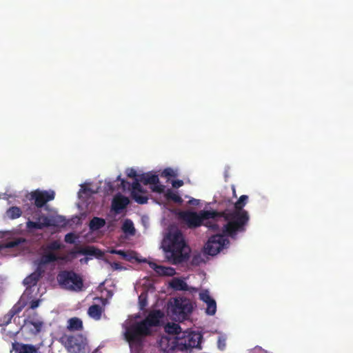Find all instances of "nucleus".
I'll list each match as a JSON object with an SVG mask.
<instances>
[{
	"instance_id": "f257e3e1",
	"label": "nucleus",
	"mask_w": 353,
	"mask_h": 353,
	"mask_svg": "<svg viewBox=\"0 0 353 353\" xmlns=\"http://www.w3.org/2000/svg\"><path fill=\"white\" fill-rule=\"evenodd\" d=\"M162 247L167 259L174 265L185 262L190 258V248L179 230L169 232L163 241Z\"/></svg>"
},
{
	"instance_id": "f03ea898",
	"label": "nucleus",
	"mask_w": 353,
	"mask_h": 353,
	"mask_svg": "<svg viewBox=\"0 0 353 353\" xmlns=\"http://www.w3.org/2000/svg\"><path fill=\"white\" fill-rule=\"evenodd\" d=\"M219 215L216 216V221L214 223L217 224L219 221L223 219L225 223L219 230L226 236L235 239L237 234L244 232L250 220L248 212L223 211L218 212Z\"/></svg>"
},
{
	"instance_id": "7ed1b4c3",
	"label": "nucleus",
	"mask_w": 353,
	"mask_h": 353,
	"mask_svg": "<svg viewBox=\"0 0 353 353\" xmlns=\"http://www.w3.org/2000/svg\"><path fill=\"white\" fill-rule=\"evenodd\" d=\"M219 215L216 210H202L199 213L189 210L180 211L179 218L190 228H196L203 225L213 232H219V225L214 223L216 216Z\"/></svg>"
},
{
	"instance_id": "20e7f679",
	"label": "nucleus",
	"mask_w": 353,
	"mask_h": 353,
	"mask_svg": "<svg viewBox=\"0 0 353 353\" xmlns=\"http://www.w3.org/2000/svg\"><path fill=\"white\" fill-rule=\"evenodd\" d=\"M139 181L142 182L144 185H153L159 183L158 175L153 174L150 172L143 173L139 176V179L132 183L131 187V196L139 204L147 203L148 196L145 195L146 190L141 185Z\"/></svg>"
},
{
	"instance_id": "39448f33",
	"label": "nucleus",
	"mask_w": 353,
	"mask_h": 353,
	"mask_svg": "<svg viewBox=\"0 0 353 353\" xmlns=\"http://www.w3.org/2000/svg\"><path fill=\"white\" fill-rule=\"evenodd\" d=\"M192 305L187 299L176 297L168 303V310L175 320L183 321L187 319L192 311Z\"/></svg>"
},
{
	"instance_id": "423d86ee",
	"label": "nucleus",
	"mask_w": 353,
	"mask_h": 353,
	"mask_svg": "<svg viewBox=\"0 0 353 353\" xmlns=\"http://www.w3.org/2000/svg\"><path fill=\"white\" fill-rule=\"evenodd\" d=\"M57 281L62 288L72 291H80L83 286V279L74 271L60 272L57 275Z\"/></svg>"
},
{
	"instance_id": "0eeeda50",
	"label": "nucleus",
	"mask_w": 353,
	"mask_h": 353,
	"mask_svg": "<svg viewBox=\"0 0 353 353\" xmlns=\"http://www.w3.org/2000/svg\"><path fill=\"white\" fill-rule=\"evenodd\" d=\"M151 334V327L143 321L133 324L126 332L129 342H139L142 338Z\"/></svg>"
},
{
	"instance_id": "6e6552de",
	"label": "nucleus",
	"mask_w": 353,
	"mask_h": 353,
	"mask_svg": "<svg viewBox=\"0 0 353 353\" xmlns=\"http://www.w3.org/2000/svg\"><path fill=\"white\" fill-rule=\"evenodd\" d=\"M228 243L229 240L222 232L221 234L212 235L204 246L205 253L211 256H214Z\"/></svg>"
},
{
	"instance_id": "1a4fd4ad",
	"label": "nucleus",
	"mask_w": 353,
	"mask_h": 353,
	"mask_svg": "<svg viewBox=\"0 0 353 353\" xmlns=\"http://www.w3.org/2000/svg\"><path fill=\"white\" fill-rule=\"evenodd\" d=\"M87 345V339L82 334L70 336L67 338L65 346L71 353L83 352Z\"/></svg>"
},
{
	"instance_id": "9d476101",
	"label": "nucleus",
	"mask_w": 353,
	"mask_h": 353,
	"mask_svg": "<svg viewBox=\"0 0 353 353\" xmlns=\"http://www.w3.org/2000/svg\"><path fill=\"white\" fill-rule=\"evenodd\" d=\"M55 193L54 191H41L37 190L30 194L29 199L34 201V205L37 208H42L47 202L54 199Z\"/></svg>"
},
{
	"instance_id": "9b49d317",
	"label": "nucleus",
	"mask_w": 353,
	"mask_h": 353,
	"mask_svg": "<svg viewBox=\"0 0 353 353\" xmlns=\"http://www.w3.org/2000/svg\"><path fill=\"white\" fill-rule=\"evenodd\" d=\"M130 203V200L127 196L122 194L116 195L112 201V210L116 213H120Z\"/></svg>"
},
{
	"instance_id": "f8f14e48",
	"label": "nucleus",
	"mask_w": 353,
	"mask_h": 353,
	"mask_svg": "<svg viewBox=\"0 0 353 353\" xmlns=\"http://www.w3.org/2000/svg\"><path fill=\"white\" fill-rule=\"evenodd\" d=\"M39 347L32 344H25L19 342L12 343V351L15 353H37Z\"/></svg>"
},
{
	"instance_id": "ddd939ff",
	"label": "nucleus",
	"mask_w": 353,
	"mask_h": 353,
	"mask_svg": "<svg viewBox=\"0 0 353 353\" xmlns=\"http://www.w3.org/2000/svg\"><path fill=\"white\" fill-rule=\"evenodd\" d=\"M202 336L199 333L192 332L185 338L184 346L186 349L199 347L201 348Z\"/></svg>"
},
{
	"instance_id": "4468645a",
	"label": "nucleus",
	"mask_w": 353,
	"mask_h": 353,
	"mask_svg": "<svg viewBox=\"0 0 353 353\" xmlns=\"http://www.w3.org/2000/svg\"><path fill=\"white\" fill-rule=\"evenodd\" d=\"M163 316L161 310H154L145 317L143 321L150 327L157 326L159 324L160 319Z\"/></svg>"
},
{
	"instance_id": "2eb2a0df",
	"label": "nucleus",
	"mask_w": 353,
	"mask_h": 353,
	"mask_svg": "<svg viewBox=\"0 0 353 353\" xmlns=\"http://www.w3.org/2000/svg\"><path fill=\"white\" fill-rule=\"evenodd\" d=\"M43 273V270L40 269L39 267H37V270L30 274L23 280V284L28 287H32L37 285V282L41 277V274Z\"/></svg>"
},
{
	"instance_id": "dca6fc26",
	"label": "nucleus",
	"mask_w": 353,
	"mask_h": 353,
	"mask_svg": "<svg viewBox=\"0 0 353 353\" xmlns=\"http://www.w3.org/2000/svg\"><path fill=\"white\" fill-rule=\"evenodd\" d=\"M59 259H60V257H59L55 253L48 251H43V254L39 261L38 267L41 268L42 265L55 262Z\"/></svg>"
},
{
	"instance_id": "f3484780",
	"label": "nucleus",
	"mask_w": 353,
	"mask_h": 353,
	"mask_svg": "<svg viewBox=\"0 0 353 353\" xmlns=\"http://www.w3.org/2000/svg\"><path fill=\"white\" fill-rule=\"evenodd\" d=\"M150 267L161 276H172L175 274L174 269L159 265L156 263H150Z\"/></svg>"
},
{
	"instance_id": "a211bd4d",
	"label": "nucleus",
	"mask_w": 353,
	"mask_h": 353,
	"mask_svg": "<svg viewBox=\"0 0 353 353\" xmlns=\"http://www.w3.org/2000/svg\"><path fill=\"white\" fill-rule=\"evenodd\" d=\"M37 220L40 223L41 229L50 226H56L57 225V220L55 217L53 216L40 215L37 218Z\"/></svg>"
},
{
	"instance_id": "6ab92c4d",
	"label": "nucleus",
	"mask_w": 353,
	"mask_h": 353,
	"mask_svg": "<svg viewBox=\"0 0 353 353\" xmlns=\"http://www.w3.org/2000/svg\"><path fill=\"white\" fill-rule=\"evenodd\" d=\"M105 223L104 219L94 216L90 221L89 228L90 231L95 232L104 227Z\"/></svg>"
},
{
	"instance_id": "aec40b11",
	"label": "nucleus",
	"mask_w": 353,
	"mask_h": 353,
	"mask_svg": "<svg viewBox=\"0 0 353 353\" xmlns=\"http://www.w3.org/2000/svg\"><path fill=\"white\" fill-rule=\"evenodd\" d=\"M67 328L70 331H79L83 329V322L77 317H72L68 321Z\"/></svg>"
},
{
	"instance_id": "412c9836",
	"label": "nucleus",
	"mask_w": 353,
	"mask_h": 353,
	"mask_svg": "<svg viewBox=\"0 0 353 353\" xmlns=\"http://www.w3.org/2000/svg\"><path fill=\"white\" fill-rule=\"evenodd\" d=\"M88 314L91 318L99 320L101 318L102 307L99 305L94 304L88 308Z\"/></svg>"
},
{
	"instance_id": "4be33fe9",
	"label": "nucleus",
	"mask_w": 353,
	"mask_h": 353,
	"mask_svg": "<svg viewBox=\"0 0 353 353\" xmlns=\"http://www.w3.org/2000/svg\"><path fill=\"white\" fill-rule=\"evenodd\" d=\"M43 324V322L40 321H29L26 323V326L29 327L30 332L34 335L41 332Z\"/></svg>"
},
{
	"instance_id": "5701e85b",
	"label": "nucleus",
	"mask_w": 353,
	"mask_h": 353,
	"mask_svg": "<svg viewBox=\"0 0 353 353\" xmlns=\"http://www.w3.org/2000/svg\"><path fill=\"white\" fill-rule=\"evenodd\" d=\"M122 231L127 234L134 236L135 234V228L133 222L130 219H125L122 225Z\"/></svg>"
},
{
	"instance_id": "b1692460",
	"label": "nucleus",
	"mask_w": 353,
	"mask_h": 353,
	"mask_svg": "<svg viewBox=\"0 0 353 353\" xmlns=\"http://www.w3.org/2000/svg\"><path fill=\"white\" fill-rule=\"evenodd\" d=\"M248 200V196L247 195H241L238 201L234 203V209L232 210L234 212H247L243 210V207L245 205Z\"/></svg>"
},
{
	"instance_id": "393cba45",
	"label": "nucleus",
	"mask_w": 353,
	"mask_h": 353,
	"mask_svg": "<svg viewBox=\"0 0 353 353\" xmlns=\"http://www.w3.org/2000/svg\"><path fill=\"white\" fill-rule=\"evenodd\" d=\"M61 248L62 245L59 241H53L43 247V251L53 252L54 251L59 250Z\"/></svg>"
},
{
	"instance_id": "a878e982",
	"label": "nucleus",
	"mask_w": 353,
	"mask_h": 353,
	"mask_svg": "<svg viewBox=\"0 0 353 353\" xmlns=\"http://www.w3.org/2000/svg\"><path fill=\"white\" fill-rule=\"evenodd\" d=\"M170 285L172 288L176 290H186L188 288L187 283L179 279H174Z\"/></svg>"
},
{
	"instance_id": "bb28decb",
	"label": "nucleus",
	"mask_w": 353,
	"mask_h": 353,
	"mask_svg": "<svg viewBox=\"0 0 353 353\" xmlns=\"http://www.w3.org/2000/svg\"><path fill=\"white\" fill-rule=\"evenodd\" d=\"M7 215L9 218L12 219H17L21 216L22 212L19 207H11L10 208L7 212Z\"/></svg>"
},
{
	"instance_id": "cd10ccee",
	"label": "nucleus",
	"mask_w": 353,
	"mask_h": 353,
	"mask_svg": "<svg viewBox=\"0 0 353 353\" xmlns=\"http://www.w3.org/2000/svg\"><path fill=\"white\" fill-rule=\"evenodd\" d=\"M98 250L92 246H87L83 248H80L77 251V253L83 254V255H90L94 256L97 254Z\"/></svg>"
},
{
	"instance_id": "c85d7f7f",
	"label": "nucleus",
	"mask_w": 353,
	"mask_h": 353,
	"mask_svg": "<svg viewBox=\"0 0 353 353\" xmlns=\"http://www.w3.org/2000/svg\"><path fill=\"white\" fill-rule=\"evenodd\" d=\"M181 330L180 325L176 323H168L165 327V331L171 334H178L181 332Z\"/></svg>"
},
{
	"instance_id": "c756f323",
	"label": "nucleus",
	"mask_w": 353,
	"mask_h": 353,
	"mask_svg": "<svg viewBox=\"0 0 353 353\" xmlns=\"http://www.w3.org/2000/svg\"><path fill=\"white\" fill-rule=\"evenodd\" d=\"M165 197L168 200L173 201L176 203H181L183 202L182 198L176 193L168 190L165 193Z\"/></svg>"
},
{
	"instance_id": "7c9ffc66",
	"label": "nucleus",
	"mask_w": 353,
	"mask_h": 353,
	"mask_svg": "<svg viewBox=\"0 0 353 353\" xmlns=\"http://www.w3.org/2000/svg\"><path fill=\"white\" fill-rule=\"evenodd\" d=\"M207 308L205 312L208 315H214L216 312V301L212 299L210 302L206 303Z\"/></svg>"
},
{
	"instance_id": "2f4dec72",
	"label": "nucleus",
	"mask_w": 353,
	"mask_h": 353,
	"mask_svg": "<svg viewBox=\"0 0 353 353\" xmlns=\"http://www.w3.org/2000/svg\"><path fill=\"white\" fill-rule=\"evenodd\" d=\"M110 253L118 254L128 261H130L132 259V256L131 254L128 253V252H125L124 250H112L110 251Z\"/></svg>"
},
{
	"instance_id": "473e14b6",
	"label": "nucleus",
	"mask_w": 353,
	"mask_h": 353,
	"mask_svg": "<svg viewBox=\"0 0 353 353\" xmlns=\"http://www.w3.org/2000/svg\"><path fill=\"white\" fill-rule=\"evenodd\" d=\"M139 304L140 310H143L148 305V297L146 293H141L139 296Z\"/></svg>"
},
{
	"instance_id": "72a5a7b5",
	"label": "nucleus",
	"mask_w": 353,
	"mask_h": 353,
	"mask_svg": "<svg viewBox=\"0 0 353 353\" xmlns=\"http://www.w3.org/2000/svg\"><path fill=\"white\" fill-rule=\"evenodd\" d=\"M23 308V305L20 303L15 304L10 310L9 314L11 317H13L14 315L18 314Z\"/></svg>"
},
{
	"instance_id": "f704fd0d",
	"label": "nucleus",
	"mask_w": 353,
	"mask_h": 353,
	"mask_svg": "<svg viewBox=\"0 0 353 353\" xmlns=\"http://www.w3.org/2000/svg\"><path fill=\"white\" fill-rule=\"evenodd\" d=\"M199 298L205 303L210 302L211 300L213 299L207 290L201 292L199 294Z\"/></svg>"
},
{
	"instance_id": "c9c22d12",
	"label": "nucleus",
	"mask_w": 353,
	"mask_h": 353,
	"mask_svg": "<svg viewBox=\"0 0 353 353\" xmlns=\"http://www.w3.org/2000/svg\"><path fill=\"white\" fill-rule=\"evenodd\" d=\"M176 175L175 172L170 168L164 169L161 173V176L165 177H175Z\"/></svg>"
},
{
	"instance_id": "e433bc0d",
	"label": "nucleus",
	"mask_w": 353,
	"mask_h": 353,
	"mask_svg": "<svg viewBox=\"0 0 353 353\" xmlns=\"http://www.w3.org/2000/svg\"><path fill=\"white\" fill-rule=\"evenodd\" d=\"M152 190L154 192L157 193H163L165 190V185L157 183V184H153V187L152 188Z\"/></svg>"
},
{
	"instance_id": "4c0bfd02",
	"label": "nucleus",
	"mask_w": 353,
	"mask_h": 353,
	"mask_svg": "<svg viewBox=\"0 0 353 353\" xmlns=\"http://www.w3.org/2000/svg\"><path fill=\"white\" fill-rule=\"evenodd\" d=\"M27 226L29 228L41 230L40 223L37 219L36 221H28Z\"/></svg>"
},
{
	"instance_id": "58836bf2",
	"label": "nucleus",
	"mask_w": 353,
	"mask_h": 353,
	"mask_svg": "<svg viewBox=\"0 0 353 353\" xmlns=\"http://www.w3.org/2000/svg\"><path fill=\"white\" fill-rule=\"evenodd\" d=\"M217 346H218V348L219 350L223 351L225 346H226V343H225V339L223 336H219V339H218V341H217Z\"/></svg>"
},
{
	"instance_id": "ea45409f",
	"label": "nucleus",
	"mask_w": 353,
	"mask_h": 353,
	"mask_svg": "<svg viewBox=\"0 0 353 353\" xmlns=\"http://www.w3.org/2000/svg\"><path fill=\"white\" fill-rule=\"evenodd\" d=\"M65 241L68 243H74L75 241V236L72 233H68L65 236Z\"/></svg>"
},
{
	"instance_id": "a19ab883",
	"label": "nucleus",
	"mask_w": 353,
	"mask_h": 353,
	"mask_svg": "<svg viewBox=\"0 0 353 353\" xmlns=\"http://www.w3.org/2000/svg\"><path fill=\"white\" fill-rule=\"evenodd\" d=\"M126 174L127 176L130 178H135V179H137L136 177L137 176V174L136 170L133 168L128 169L126 171Z\"/></svg>"
},
{
	"instance_id": "79ce46f5",
	"label": "nucleus",
	"mask_w": 353,
	"mask_h": 353,
	"mask_svg": "<svg viewBox=\"0 0 353 353\" xmlns=\"http://www.w3.org/2000/svg\"><path fill=\"white\" fill-rule=\"evenodd\" d=\"M39 303H40V301L39 299H36V300H32L31 302H30V307L31 309H35L37 308V307H39Z\"/></svg>"
},
{
	"instance_id": "37998d69",
	"label": "nucleus",
	"mask_w": 353,
	"mask_h": 353,
	"mask_svg": "<svg viewBox=\"0 0 353 353\" xmlns=\"http://www.w3.org/2000/svg\"><path fill=\"white\" fill-rule=\"evenodd\" d=\"M172 184L174 188H178L183 185V181L182 180H175L172 181Z\"/></svg>"
},
{
	"instance_id": "c03bdc74",
	"label": "nucleus",
	"mask_w": 353,
	"mask_h": 353,
	"mask_svg": "<svg viewBox=\"0 0 353 353\" xmlns=\"http://www.w3.org/2000/svg\"><path fill=\"white\" fill-rule=\"evenodd\" d=\"M111 267L114 270H122L123 268L121 265L118 262H113L111 263Z\"/></svg>"
},
{
	"instance_id": "a18cd8bd",
	"label": "nucleus",
	"mask_w": 353,
	"mask_h": 353,
	"mask_svg": "<svg viewBox=\"0 0 353 353\" xmlns=\"http://www.w3.org/2000/svg\"><path fill=\"white\" fill-rule=\"evenodd\" d=\"M117 181H121V185H122L123 189L125 188L127 185H130V183L128 182H127L125 180L121 179V176H117Z\"/></svg>"
},
{
	"instance_id": "49530a36",
	"label": "nucleus",
	"mask_w": 353,
	"mask_h": 353,
	"mask_svg": "<svg viewBox=\"0 0 353 353\" xmlns=\"http://www.w3.org/2000/svg\"><path fill=\"white\" fill-rule=\"evenodd\" d=\"M19 243L17 241H10L6 243V247L8 248H14L18 245Z\"/></svg>"
},
{
	"instance_id": "de8ad7c7",
	"label": "nucleus",
	"mask_w": 353,
	"mask_h": 353,
	"mask_svg": "<svg viewBox=\"0 0 353 353\" xmlns=\"http://www.w3.org/2000/svg\"><path fill=\"white\" fill-rule=\"evenodd\" d=\"M188 203L192 205H198L199 204V200L196 199H192L189 200Z\"/></svg>"
},
{
	"instance_id": "09e8293b",
	"label": "nucleus",
	"mask_w": 353,
	"mask_h": 353,
	"mask_svg": "<svg viewBox=\"0 0 353 353\" xmlns=\"http://www.w3.org/2000/svg\"><path fill=\"white\" fill-rule=\"evenodd\" d=\"M233 193L235 194V189L233 188Z\"/></svg>"
}]
</instances>
